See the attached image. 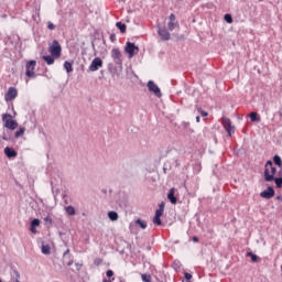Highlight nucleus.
Masks as SVG:
<instances>
[{
  "label": "nucleus",
  "instance_id": "obj_9",
  "mask_svg": "<svg viewBox=\"0 0 282 282\" xmlns=\"http://www.w3.org/2000/svg\"><path fill=\"white\" fill-rule=\"evenodd\" d=\"M99 67H102V59L100 57H95L88 69L89 72H98Z\"/></svg>",
  "mask_w": 282,
  "mask_h": 282
},
{
  "label": "nucleus",
  "instance_id": "obj_14",
  "mask_svg": "<svg viewBox=\"0 0 282 282\" xmlns=\"http://www.w3.org/2000/svg\"><path fill=\"white\" fill-rule=\"evenodd\" d=\"M134 224H135V226H139V228H141V230H147V228H148V224L142 218H138L134 221Z\"/></svg>",
  "mask_w": 282,
  "mask_h": 282
},
{
  "label": "nucleus",
  "instance_id": "obj_16",
  "mask_svg": "<svg viewBox=\"0 0 282 282\" xmlns=\"http://www.w3.org/2000/svg\"><path fill=\"white\" fill-rule=\"evenodd\" d=\"M43 61H45L46 65H54V56L52 55H43L42 56Z\"/></svg>",
  "mask_w": 282,
  "mask_h": 282
},
{
  "label": "nucleus",
  "instance_id": "obj_13",
  "mask_svg": "<svg viewBox=\"0 0 282 282\" xmlns=\"http://www.w3.org/2000/svg\"><path fill=\"white\" fill-rule=\"evenodd\" d=\"M167 199L171 202V204H177V197H175V188L172 187L167 194Z\"/></svg>",
  "mask_w": 282,
  "mask_h": 282
},
{
  "label": "nucleus",
  "instance_id": "obj_15",
  "mask_svg": "<svg viewBox=\"0 0 282 282\" xmlns=\"http://www.w3.org/2000/svg\"><path fill=\"white\" fill-rule=\"evenodd\" d=\"M4 154L7 155V158H17V151H14V149L12 148H6Z\"/></svg>",
  "mask_w": 282,
  "mask_h": 282
},
{
  "label": "nucleus",
  "instance_id": "obj_5",
  "mask_svg": "<svg viewBox=\"0 0 282 282\" xmlns=\"http://www.w3.org/2000/svg\"><path fill=\"white\" fill-rule=\"evenodd\" d=\"M147 87L151 94H154L156 98H162V90L153 80H149Z\"/></svg>",
  "mask_w": 282,
  "mask_h": 282
},
{
  "label": "nucleus",
  "instance_id": "obj_6",
  "mask_svg": "<svg viewBox=\"0 0 282 282\" xmlns=\"http://www.w3.org/2000/svg\"><path fill=\"white\" fill-rule=\"evenodd\" d=\"M35 67L36 61H30L26 63L25 76H28V78H36V73L34 72Z\"/></svg>",
  "mask_w": 282,
  "mask_h": 282
},
{
  "label": "nucleus",
  "instance_id": "obj_1",
  "mask_svg": "<svg viewBox=\"0 0 282 282\" xmlns=\"http://www.w3.org/2000/svg\"><path fill=\"white\" fill-rule=\"evenodd\" d=\"M274 175H276V167H274L272 161H268L264 165V181L273 182Z\"/></svg>",
  "mask_w": 282,
  "mask_h": 282
},
{
  "label": "nucleus",
  "instance_id": "obj_28",
  "mask_svg": "<svg viewBox=\"0 0 282 282\" xmlns=\"http://www.w3.org/2000/svg\"><path fill=\"white\" fill-rule=\"evenodd\" d=\"M23 133H25V128H20V129L15 132V138H21V135H23Z\"/></svg>",
  "mask_w": 282,
  "mask_h": 282
},
{
  "label": "nucleus",
  "instance_id": "obj_49",
  "mask_svg": "<svg viewBox=\"0 0 282 282\" xmlns=\"http://www.w3.org/2000/svg\"><path fill=\"white\" fill-rule=\"evenodd\" d=\"M199 120H200V119H199V116H197V117H196V122H199Z\"/></svg>",
  "mask_w": 282,
  "mask_h": 282
},
{
  "label": "nucleus",
  "instance_id": "obj_42",
  "mask_svg": "<svg viewBox=\"0 0 282 282\" xmlns=\"http://www.w3.org/2000/svg\"><path fill=\"white\" fill-rule=\"evenodd\" d=\"M164 203H161L160 205H159V210H163L164 212Z\"/></svg>",
  "mask_w": 282,
  "mask_h": 282
},
{
  "label": "nucleus",
  "instance_id": "obj_50",
  "mask_svg": "<svg viewBox=\"0 0 282 282\" xmlns=\"http://www.w3.org/2000/svg\"><path fill=\"white\" fill-rule=\"evenodd\" d=\"M0 282H3V281L0 280Z\"/></svg>",
  "mask_w": 282,
  "mask_h": 282
},
{
  "label": "nucleus",
  "instance_id": "obj_10",
  "mask_svg": "<svg viewBox=\"0 0 282 282\" xmlns=\"http://www.w3.org/2000/svg\"><path fill=\"white\" fill-rule=\"evenodd\" d=\"M223 126L225 130L227 131L228 135H232L235 133V127H232V122L230 119L226 118L223 120Z\"/></svg>",
  "mask_w": 282,
  "mask_h": 282
},
{
  "label": "nucleus",
  "instance_id": "obj_43",
  "mask_svg": "<svg viewBox=\"0 0 282 282\" xmlns=\"http://www.w3.org/2000/svg\"><path fill=\"white\" fill-rule=\"evenodd\" d=\"M2 140H4L6 142H8V140H10V137L3 134V135H2Z\"/></svg>",
  "mask_w": 282,
  "mask_h": 282
},
{
  "label": "nucleus",
  "instance_id": "obj_35",
  "mask_svg": "<svg viewBox=\"0 0 282 282\" xmlns=\"http://www.w3.org/2000/svg\"><path fill=\"white\" fill-rule=\"evenodd\" d=\"M182 127H183V129H188V127H191V123L184 121V122H182Z\"/></svg>",
  "mask_w": 282,
  "mask_h": 282
},
{
  "label": "nucleus",
  "instance_id": "obj_32",
  "mask_svg": "<svg viewBox=\"0 0 282 282\" xmlns=\"http://www.w3.org/2000/svg\"><path fill=\"white\" fill-rule=\"evenodd\" d=\"M45 226H52V218L50 216H46L44 218Z\"/></svg>",
  "mask_w": 282,
  "mask_h": 282
},
{
  "label": "nucleus",
  "instance_id": "obj_38",
  "mask_svg": "<svg viewBox=\"0 0 282 282\" xmlns=\"http://www.w3.org/2000/svg\"><path fill=\"white\" fill-rule=\"evenodd\" d=\"M186 281H191L193 279V275L191 273H185Z\"/></svg>",
  "mask_w": 282,
  "mask_h": 282
},
{
  "label": "nucleus",
  "instance_id": "obj_3",
  "mask_svg": "<svg viewBox=\"0 0 282 282\" xmlns=\"http://www.w3.org/2000/svg\"><path fill=\"white\" fill-rule=\"evenodd\" d=\"M2 120L4 122L6 129H10L11 131H14V129L19 127V123L12 119L11 115H3Z\"/></svg>",
  "mask_w": 282,
  "mask_h": 282
},
{
  "label": "nucleus",
  "instance_id": "obj_12",
  "mask_svg": "<svg viewBox=\"0 0 282 282\" xmlns=\"http://www.w3.org/2000/svg\"><path fill=\"white\" fill-rule=\"evenodd\" d=\"M159 35L163 37V41H169L171 39V33L166 30V28L159 29Z\"/></svg>",
  "mask_w": 282,
  "mask_h": 282
},
{
  "label": "nucleus",
  "instance_id": "obj_29",
  "mask_svg": "<svg viewBox=\"0 0 282 282\" xmlns=\"http://www.w3.org/2000/svg\"><path fill=\"white\" fill-rule=\"evenodd\" d=\"M31 226L34 228H36V226H41V220H39L37 218L33 219L31 221Z\"/></svg>",
  "mask_w": 282,
  "mask_h": 282
},
{
  "label": "nucleus",
  "instance_id": "obj_22",
  "mask_svg": "<svg viewBox=\"0 0 282 282\" xmlns=\"http://www.w3.org/2000/svg\"><path fill=\"white\" fill-rule=\"evenodd\" d=\"M65 210H66L67 215H70V216L76 215V209L72 205L65 207Z\"/></svg>",
  "mask_w": 282,
  "mask_h": 282
},
{
  "label": "nucleus",
  "instance_id": "obj_46",
  "mask_svg": "<svg viewBox=\"0 0 282 282\" xmlns=\"http://www.w3.org/2000/svg\"><path fill=\"white\" fill-rule=\"evenodd\" d=\"M76 268H77V270H80L83 268V264L76 263Z\"/></svg>",
  "mask_w": 282,
  "mask_h": 282
},
{
  "label": "nucleus",
  "instance_id": "obj_11",
  "mask_svg": "<svg viewBox=\"0 0 282 282\" xmlns=\"http://www.w3.org/2000/svg\"><path fill=\"white\" fill-rule=\"evenodd\" d=\"M274 196V188L272 186H269L267 189L260 193V197L262 199H272Z\"/></svg>",
  "mask_w": 282,
  "mask_h": 282
},
{
  "label": "nucleus",
  "instance_id": "obj_45",
  "mask_svg": "<svg viewBox=\"0 0 282 282\" xmlns=\"http://www.w3.org/2000/svg\"><path fill=\"white\" fill-rule=\"evenodd\" d=\"M193 241H194L195 243H197V241H199V238L193 237Z\"/></svg>",
  "mask_w": 282,
  "mask_h": 282
},
{
  "label": "nucleus",
  "instance_id": "obj_26",
  "mask_svg": "<svg viewBox=\"0 0 282 282\" xmlns=\"http://www.w3.org/2000/svg\"><path fill=\"white\" fill-rule=\"evenodd\" d=\"M177 22H169L167 23V28L170 30V32H173V30H175V28L177 26Z\"/></svg>",
  "mask_w": 282,
  "mask_h": 282
},
{
  "label": "nucleus",
  "instance_id": "obj_34",
  "mask_svg": "<svg viewBox=\"0 0 282 282\" xmlns=\"http://www.w3.org/2000/svg\"><path fill=\"white\" fill-rule=\"evenodd\" d=\"M47 28L48 30H56V25H54L52 22H47Z\"/></svg>",
  "mask_w": 282,
  "mask_h": 282
},
{
  "label": "nucleus",
  "instance_id": "obj_20",
  "mask_svg": "<svg viewBox=\"0 0 282 282\" xmlns=\"http://www.w3.org/2000/svg\"><path fill=\"white\" fill-rule=\"evenodd\" d=\"M249 118L251 120V122H259L261 119L259 118V115L257 112H251L249 115Z\"/></svg>",
  "mask_w": 282,
  "mask_h": 282
},
{
  "label": "nucleus",
  "instance_id": "obj_41",
  "mask_svg": "<svg viewBox=\"0 0 282 282\" xmlns=\"http://www.w3.org/2000/svg\"><path fill=\"white\" fill-rule=\"evenodd\" d=\"M30 231L33 232V235H36V227L31 226Z\"/></svg>",
  "mask_w": 282,
  "mask_h": 282
},
{
  "label": "nucleus",
  "instance_id": "obj_17",
  "mask_svg": "<svg viewBox=\"0 0 282 282\" xmlns=\"http://www.w3.org/2000/svg\"><path fill=\"white\" fill-rule=\"evenodd\" d=\"M279 175L280 177H273V181L275 183V186H278V188H281L282 186V171H279Z\"/></svg>",
  "mask_w": 282,
  "mask_h": 282
},
{
  "label": "nucleus",
  "instance_id": "obj_18",
  "mask_svg": "<svg viewBox=\"0 0 282 282\" xmlns=\"http://www.w3.org/2000/svg\"><path fill=\"white\" fill-rule=\"evenodd\" d=\"M118 30H120L121 34H124V32H127V24L122 23V22H117L116 23Z\"/></svg>",
  "mask_w": 282,
  "mask_h": 282
},
{
  "label": "nucleus",
  "instance_id": "obj_23",
  "mask_svg": "<svg viewBox=\"0 0 282 282\" xmlns=\"http://www.w3.org/2000/svg\"><path fill=\"white\" fill-rule=\"evenodd\" d=\"M108 218L110 219V221H118V214L116 212H109Z\"/></svg>",
  "mask_w": 282,
  "mask_h": 282
},
{
  "label": "nucleus",
  "instance_id": "obj_44",
  "mask_svg": "<svg viewBox=\"0 0 282 282\" xmlns=\"http://www.w3.org/2000/svg\"><path fill=\"white\" fill-rule=\"evenodd\" d=\"M67 265L70 267V265H74V260H70L67 262Z\"/></svg>",
  "mask_w": 282,
  "mask_h": 282
},
{
  "label": "nucleus",
  "instance_id": "obj_40",
  "mask_svg": "<svg viewBox=\"0 0 282 282\" xmlns=\"http://www.w3.org/2000/svg\"><path fill=\"white\" fill-rule=\"evenodd\" d=\"M170 22H175V14H170Z\"/></svg>",
  "mask_w": 282,
  "mask_h": 282
},
{
  "label": "nucleus",
  "instance_id": "obj_21",
  "mask_svg": "<svg viewBox=\"0 0 282 282\" xmlns=\"http://www.w3.org/2000/svg\"><path fill=\"white\" fill-rule=\"evenodd\" d=\"M273 162H274V164H275L276 166H279V169H281V170H282V161H281V156H279V155H274V156H273Z\"/></svg>",
  "mask_w": 282,
  "mask_h": 282
},
{
  "label": "nucleus",
  "instance_id": "obj_4",
  "mask_svg": "<svg viewBox=\"0 0 282 282\" xmlns=\"http://www.w3.org/2000/svg\"><path fill=\"white\" fill-rule=\"evenodd\" d=\"M124 52L128 54L129 58H133V56L140 52V48L135 45V43L127 42Z\"/></svg>",
  "mask_w": 282,
  "mask_h": 282
},
{
  "label": "nucleus",
  "instance_id": "obj_19",
  "mask_svg": "<svg viewBox=\"0 0 282 282\" xmlns=\"http://www.w3.org/2000/svg\"><path fill=\"white\" fill-rule=\"evenodd\" d=\"M64 69L67 72V74H72L74 72V66L69 62L64 63Z\"/></svg>",
  "mask_w": 282,
  "mask_h": 282
},
{
  "label": "nucleus",
  "instance_id": "obj_2",
  "mask_svg": "<svg viewBox=\"0 0 282 282\" xmlns=\"http://www.w3.org/2000/svg\"><path fill=\"white\" fill-rule=\"evenodd\" d=\"M48 52L53 58H61V54L63 48L61 47V43L57 40H54L52 44L48 46Z\"/></svg>",
  "mask_w": 282,
  "mask_h": 282
},
{
  "label": "nucleus",
  "instance_id": "obj_25",
  "mask_svg": "<svg viewBox=\"0 0 282 282\" xmlns=\"http://www.w3.org/2000/svg\"><path fill=\"white\" fill-rule=\"evenodd\" d=\"M247 257H250L251 258V261L253 263H257L259 261V256L252 253V252H247Z\"/></svg>",
  "mask_w": 282,
  "mask_h": 282
},
{
  "label": "nucleus",
  "instance_id": "obj_8",
  "mask_svg": "<svg viewBox=\"0 0 282 282\" xmlns=\"http://www.w3.org/2000/svg\"><path fill=\"white\" fill-rule=\"evenodd\" d=\"M18 95L19 93L17 91V88L10 87L7 94L4 95V100L7 102H12V100H14V98H17Z\"/></svg>",
  "mask_w": 282,
  "mask_h": 282
},
{
  "label": "nucleus",
  "instance_id": "obj_31",
  "mask_svg": "<svg viewBox=\"0 0 282 282\" xmlns=\"http://www.w3.org/2000/svg\"><path fill=\"white\" fill-rule=\"evenodd\" d=\"M142 281L144 282H151V275L150 274H142L141 275Z\"/></svg>",
  "mask_w": 282,
  "mask_h": 282
},
{
  "label": "nucleus",
  "instance_id": "obj_27",
  "mask_svg": "<svg viewBox=\"0 0 282 282\" xmlns=\"http://www.w3.org/2000/svg\"><path fill=\"white\" fill-rule=\"evenodd\" d=\"M161 216H154L153 224L155 226H162V219H160Z\"/></svg>",
  "mask_w": 282,
  "mask_h": 282
},
{
  "label": "nucleus",
  "instance_id": "obj_36",
  "mask_svg": "<svg viewBox=\"0 0 282 282\" xmlns=\"http://www.w3.org/2000/svg\"><path fill=\"white\" fill-rule=\"evenodd\" d=\"M106 275L108 276V279H111V276H113V271L112 270H108L106 272Z\"/></svg>",
  "mask_w": 282,
  "mask_h": 282
},
{
  "label": "nucleus",
  "instance_id": "obj_39",
  "mask_svg": "<svg viewBox=\"0 0 282 282\" xmlns=\"http://www.w3.org/2000/svg\"><path fill=\"white\" fill-rule=\"evenodd\" d=\"M110 41H111V43H116V34L115 33H112L110 35Z\"/></svg>",
  "mask_w": 282,
  "mask_h": 282
},
{
  "label": "nucleus",
  "instance_id": "obj_47",
  "mask_svg": "<svg viewBox=\"0 0 282 282\" xmlns=\"http://www.w3.org/2000/svg\"><path fill=\"white\" fill-rule=\"evenodd\" d=\"M67 254H69V249H67V250L64 252V257H67Z\"/></svg>",
  "mask_w": 282,
  "mask_h": 282
},
{
  "label": "nucleus",
  "instance_id": "obj_30",
  "mask_svg": "<svg viewBox=\"0 0 282 282\" xmlns=\"http://www.w3.org/2000/svg\"><path fill=\"white\" fill-rule=\"evenodd\" d=\"M226 23H232V15L230 13L225 14Z\"/></svg>",
  "mask_w": 282,
  "mask_h": 282
},
{
  "label": "nucleus",
  "instance_id": "obj_7",
  "mask_svg": "<svg viewBox=\"0 0 282 282\" xmlns=\"http://www.w3.org/2000/svg\"><path fill=\"white\" fill-rule=\"evenodd\" d=\"M111 58L116 63V65L122 66V53L120 52V48L111 50Z\"/></svg>",
  "mask_w": 282,
  "mask_h": 282
},
{
  "label": "nucleus",
  "instance_id": "obj_33",
  "mask_svg": "<svg viewBox=\"0 0 282 282\" xmlns=\"http://www.w3.org/2000/svg\"><path fill=\"white\" fill-rule=\"evenodd\" d=\"M162 215H164V210H162V209H156L155 210V216L156 217H162Z\"/></svg>",
  "mask_w": 282,
  "mask_h": 282
},
{
  "label": "nucleus",
  "instance_id": "obj_48",
  "mask_svg": "<svg viewBox=\"0 0 282 282\" xmlns=\"http://www.w3.org/2000/svg\"><path fill=\"white\" fill-rule=\"evenodd\" d=\"M102 282H111V280L104 279Z\"/></svg>",
  "mask_w": 282,
  "mask_h": 282
},
{
  "label": "nucleus",
  "instance_id": "obj_24",
  "mask_svg": "<svg viewBox=\"0 0 282 282\" xmlns=\"http://www.w3.org/2000/svg\"><path fill=\"white\" fill-rule=\"evenodd\" d=\"M52 248L50 247V245H42V254H50Z\"/></svg>",
  "mask_w": 282,
  "mask_h": 282
},
{
  "label": "nucleus",
  "instance_id": "obj_37",
  "mask_svg": "<svg viewBox=\"0 0 282 282\" xmlns=\"http://www.w3.org/2000/svg\"><path fill=\"white\" fill-rule=\"evenodd\" d=\"M200 112V116L203 118H206L208 116V112L204 111V110H198Z\"/></svg>",
  "mask_w": 282,
  "mask_h": 282
}]
</instances>
